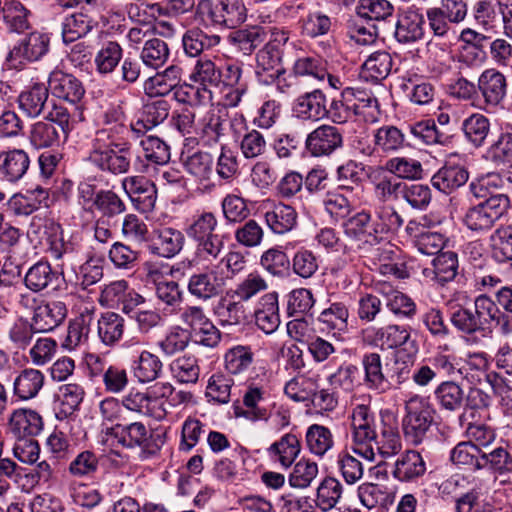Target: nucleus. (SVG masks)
<instances>
[{
	"label": "nucleus",
	"instance_id": "obj_1",
	"mask_svg": "<svg viewBox=\"0 0 512 512\" xmlns=\"http://www.w3.org/2000/svg\"><path fill=\"white\" fill-rule=\"evenodd\" d=\"M450 321L459 332L466 335L484 332L493 323L499 325L504 334L509 333L507 317L500 310L497 301L484 294L475 298L473 307H459L452 312Z\"/></svg>",
	"mask_w": 512,
	"mask_h": 512
},
{
	"label": "nucleus",
	"instance_id": "obj_2",
	"mask_svg": "<svg viewBox=\"0 0 512 512\" xmlns=\"http://www.w3.org/2000/svg\"><path fill=\"white\" fill-rule=\"evenodd\" d=\"M404 409V435L411 443L418 445L424 440L434 422L435 410L429 400L420 395H413L406 400Z\"/></svg>",
	"mask_w": 512,
	"mask_h": 512
},
{
	"label": "nucleus",
	"instance_id": "obj_3",
	"mask_svg": "<svg viewBox=\"0 0 512 512\" xmlns=\"http://www.w3.org/2000/svg\"><path fill=\"white\" fill-rule=\"evenodd\" d=\"M376 420L367 405H357L351 414L352 450L368 461H374L372 441L376 438Z\"/></svg>",
	"mask_w": 512,
	"mask_h": 512
},
{
	"label": "nucleus",
	"instance_id": "obj_4",
	"mask_svg": "<svg viewBox=\"0 0 512 512\" xmlns=\"http://www.w3.org/2000/svg\"><path fill=\"white\" fill-rule=\"evenodd\" d=\"M119 117L120 113L116 110L105 112L104 126L95 132L91 140L90 153L132 147L129 141L132 125H125L119 121Z\"/></svg>",
	"mask_w": 512,
	"mask_h": 512
},
{
	"label": "nucleus",
	"instance_id": "obj_5",
	"mask_svg": "<svg viewBox=\"0 0 512 512\" xmlns=\"http://www.w3.org/2000/svg\"><path fill=\"white\" fill-rule=\"evenodd\" d=\"M226 279L219 264L210 265L192 272L187 278L186 289L194 299L208 302L222 293Z\"/></svg>",
	"mask_w": 512,
	"mask_h": 512
},
{
	"label": "nucleus",
	"instance_id": "obj_6",
	"mask_svg": "<svg viewBox=\"0 0 512 512\" xmlns=\"http://www.w3.org/2000/svg\"><path fill=\"white\" fill-rule=\"evenodd\" d=\"M201 11H207L209 20L217 26L235 29L247 19L248 9L244 0H202L198 4Z\"/></svg>",
	"mask_w": 512,
	"mask_h": 512
},
{
	"label": "nucleus",
	"instance_id": "obj_7",
	"mask_svg": "<svg viewBox=\"0 0 512 512\" xmlns=\"http://www.w3.org/2000/svg\"><path fill=\"white\" fill-rule=\"evenodd\" d=\"M48 49L49 38L41 32H31L13 45L5 57V63L9 68L21 69L26 62L39 60Z\"/></svg>",
	"mask_w": 512,
	"mask_h": 512
},
{
	"label": "nucleus",
	"instance_id": "obj_8",
	"mask_svg": "<svg viewBox=\"0 0 512 512\" xmlns=\"http://www.w3.org/2000/svg\"><path fill=\"white\" fill-rule=\"evenodd\" d=\"M268 394L259 387L249 386L243 395V403L233 404L236 417H243L249 421H268L272 407L268 403Z\"/></svg>",
	"mask_w": 512,
	"mask_h": 512
},
{
	"label": "nucleus",
	"instance_id": "obj_9",
	"mask_svg": "<svg viewBox=\"0 0 512 512\" xmlns=\"http://www.w3.org/2000/svg\"><path fill=\"white\" fill-rule=\"evenodd\" d=\"M343 146V134L339 128L322 124L311 131L306 138L305 147L313 157L330 156Z\"/></svg>",
	"mask_w": 512,
	"mask_h": 512
},
{
	"label": "nucleus",
	"instance_id": "obj_10",
	"mask_svg": "<svg viewBox=\"0 0 512 512\" xmlns=\"http://www.w3.org/2000/svg\"><path fill=\"white\" fill-rule=\"evenodd\" d=\"M424 24L423 10L411 5L399 12L394 37L402 44L415 43L424 36Z\"/></svg>",
	"mask_w": 512,
	"mask_h": 512
},
{
	"label": "nucleus",
	"instance_id": "obj_11",
	"mask_svg": "<svg viewBox=\"0 0 512 512\" xmlns=\"http://www.w3.org/2000/svg\"><path fill=\"white\" fill-rule=\"evenodd\" d=\"M477 88L486 106L497 108L507 96L508 80L497 68H488L480 74Z\"/></svg>",
	"mask_w": 512,
	"mask_h": 512
},
{
	"label": "nucleus",
	"instance_id": "obj_12",
	"mask_svg": "<svg viewBox=\"0 0 512 512\" xmlns=\"http://www.w3.org/2000/svg\"><path fill=\"white\" fill-rule=\"evenodd\" d=\"M48 90L51 94L72 104L78 103L85 94L82 82L73 74L54 69L48 77Z\"/></svg>",
	"mask_w": 512,
	"mask_h": 512
},
{
	"label": "nucleus",
	"instance_id": "obj_13",
	"mask_svg": "<svg viewBox=\"0 0 512 512\" xmlns=\"http://www.w3.org/2000/svg\"><path fill=\"white\" fill-rule=\"evenodd\" d=\"M122 187L138 210L143 213L153 210L157 189L152 181L143 176H131L122 180Z\"/></svg>",
	"mask_w": 512,
	"mask_h": 512
},
{
	"label": "nucleus",
	"instance_id": "obj_14",
	"mask_svg": "<svg viewBox=\"0 0 512 512\" xmlns=\"http://www.w3.org/2000/svg\"><path fill=\"white\" fill-rule=\"evenodd\" d=\"M347 237L363 245L375 246L382 243L375 221L368 212L361 211L347 219L344 223Z\"/></svg>",
	"mask_w": 512,
	"mask_h": 512
},
{
	"label": "nucleus",
	"instance_id": "obj_15",
	"mask_svg": "<svg viewBox=\"0 0 512 512\" xmlns=\"http://www.w3.org/2000/svg\"><path fill=\"white\" fill-rule=\"evenodd\" d=\"M226 116L220 109H209L199 119L195 132L204 146L212 147L225 137Z\"/></svg>",
	"mask_w": 512,
	"mask_h": 512
},
{
	"label": "nucleus",
	"instance_id": "obj_16",
	"mask_svg": "<svg viewBox=\"0 0 512 512\" xmlns=\"http://www.w3.org/2000/svg\"><path fill=\"white\" fill-rule=\"evenodd\" d=\"M30 156L21 148H13L0 152V177L7 183L15 184L27 174L30 167Z\"/></svg>",
	"mask_w": 512,
	"mask_h": 512
},
{
	"label": "nucleus",
	"instance_id": "obj_17",
	"mask_svg": "<svg viewBox=\"0 0 512 512\" xmlns=\"http://www.w3.org/2000/svg\"><path fill=\"white\" fill-rule=\"evenodd\" d=\"M374 148L367 147L362 150L365 155H371L373 151L393 153L405 146H411V139L394 125H383L373 133Z\"/></svg>",
	"mask_w": 512,
	"mask_h": 512
},
{
	"label": "nucleus",
	"instance_id": "obj_18",
	"mask_svg": "<svg viewBox=\"0 0 512 512\" xmlns=\"http://www.w3.org/2000/svg\"><path fill=\"white\" fill-rule=\"evenodd\" d=\"M362 334L368 344L386 349L400 347L410 339L408 328L400 325H387L378 329L370 327L364 329Z\"/></svg>",
	"mask_w": 512,
	"mask_h": 512
},
{
	"label": "nucleus",
	"instance_id": "obj_19",
	"mask_svg": "<svg viewBox=\"0 0 512 512\" xmlns=\"http://www.w3.org/2000/svg\"><path fill=\"white\" fill-rule=\"evenodd\" d=\"M326 95L320 89L300 95L294 102L293 114L301 120L319 121L326 115Z\"/></svg>",
	"mask_w": 512,
	"mask_h": 512
},
{
	"label": "nucleus",
	"instance_id": "obj_20",
	"mask_svg": "<svg viewBox=\"0 0 512 512\" xmlns=\"http://www.w3.org/2000/svg\"><path fill=\"white\" fill-rule=\"evenodd\" d=\"M131 147L89 153L90 161L101 171L114 175L125 174L130 169Z\"/></svg>",
	"mask_w": 512,
	"mask_h": 512
},
{
	"label": "nucleus",
	"instance_id": "obj_21",
	"mask_svg": "<svg viewBox=\"0 0 512 512\" xmlns=\"http://www.w3.org/2000/svg\"><path fill=\"white\" fill-rule=\"evenodd\" d=\"M66 315L67 309L63 302L43 300L32 316L31 323L38 333L50 332L64 321Z\"/></svg>",
	"mask_w": 512,
	"mask_h": 512
},
{
	"label": "nucleus",
	"instance_id": "obj_22",
	"mask_svg": "<svg viewBox=\"0 0 512 512\" xmlns=\"http://www.w3.org/2000/svg\"><path fill=\"white\" fill-rule=\"evenodd\" d=\"M49 90L44 83H34L25 88L17 98L19 109L30 118H37L45 112Z\"/></svg>",
	"mask_w": 512,
	"mask_h": 512
},
{
	"label": "nucleus",
	"instance_id": "obj_23",
	"mask_svg": "<svg viewBox=\"0 0 512 512\" xmlns=\"http://www.w3.org/2000/svg\"><path fill=\"white\" fill-rule=\"evenodd\" d=\"M361 364L364 370V385L372 391L385 393L391 388L389 378L384 374L381 356L371 352L363 355Z\"/></svg>",
	"mask_w": 512,
	"mask_h": 512
},
{
	"label": "nucleus",
	"instance_id": "obj_24",
	"mask_svg": "<svg viewBox=\"0 0 512 512\" xmlns=\"http://www.w3.org/2000/svg\"><path fill=\"white\" fill-rule=\"evenodd\" d=\"M45 375L35 368H24L15 377L13 394L21 401H28L38 396L43 389Z\"/></svg>",
	"mask_w": 512,
	"mask_h": 512
},
{
	"label": "nucleus",
	"instance_id": "obj_25",
	"mask_svg": "<svg viewBox=\"0 0 512 512\" xmlns=\"http://www.w3.org/2000/svg\"><path fill=\"white\" fill-rule=\"evenodd\" d=\"M184 241V235L180 230L172 227H161L154 230L151 251L158 256L171 258L182 250Z\"/></svg>",
	"mask_w": 512,
	"mask_h": 512
},
{
	"label": "nucleus",
	"instance_id": "obj_26",
	"mask_svg": "<svg viewBox=\"0 0 512 512\" xmlns=\"http://www.w3.org/2000/svg\"><path fill=\"white\" fill-rule=\"evenodd\" d=\"M43 428L42 417L33 410L19 409L13 412L9 429L17 439L31 438L38 435Z\"/></svg>",
	"mask_w": 512,
	"mask_h": 512
},
{
	"label": "nucleus",
	"instance_id": "obj_27",
	"mask_svg": "<svg viewBox=\"0 0 512 512\" xmlns=\"http://www.w3.org/2000/svg\"><path fill=\"white\" fill-rule=\"evenodd\" d=\"M169 111L170 105L164 99L148 102L143 107L141 118L132 124V132L137 136L145 134L164 122L169 116Z\"/></svg>",
	"mask_w": 512,
	"mask_h": 512
},
{
	"label": "nucleus",
	"instance_id": "obj_28",
	"mask_svg": "<svg viewBox=\"0 0 512 512\" xmlns=\"http://www.w3.org/2000/svg\"><path fill=\"white\" fill-rule=\"evenodd\" d=\"M469 173L464 166L445 164L431 178V184L437 190L449 194L466 184Z\"/></svg>",
	"mask_w": 512,
	"mask_h": 512
},
{
	"label": "nucleus",
	"instance_id": "obj_29",
	"mask_svg": "<svg viewBox=\"0 0 512 512\" xmlns=\"http://www.w3.org/2000/svg\"><path fill=\"white\" fill-rule=\"evenodd\" d=\"M182 68L176 65L167 67L163 72L149 77L144 84V90L149 96H166L181 82Z\"/></svg>",
	"mask_w": 512,
	"mask_h": 512
},
{
	"label": "nucleus",
	"instance_id": "obj_30",
	"mask_svg": "<svg viewBox=\"0 0 512 512\" xmlns=\"http://www.w3.org/2000/svg\"><path fill=\"white\" fill-rule=\"evenodd\" d=\"M67 139L53 123L45 120L32 124L29 131V142L35 149H54L60 147Z\"/></svg>",
	"mask_w": 512,
	"mask_h": 512
},
{
	"label": "nucleus",
	"instance_id": "obj_31",
	"mask_svg": "<svg viewBox=\"0 0 512 512\" xmlns=\"http://www.w3.org/2000/svg\"><path fill=\"white\" fill-rule=\"evenodd\" d=\"M125 319L116 312L102 313L97 321L99 339L106 346L116 345L124 335Z\"/></svg>",
	"mask_w": 512,
	"mask_h": 512
},
{
	"label": "nucleus",
	"instance_id": "obj_32",
	"mask_svg": "<svg viewBox=\"0 0 512 512\" xmlns=\"http://www.w3.org/2000/svg\"><path fill=\"white\" fill-rule=\"evenodd\" d=\"M267 226L275 234H285L291 231L297 223L295 209L283 203L274 205L264 214Z\"/></svg>",
	"mask_w": 512,
	"mask_h": 512
},
{
	"label": "nucleus",
	"instance_id": "obj_33",
	"mask_svg": "<svg viewBox=\"0 0 512 512\" xmlns=\"http://www.w3.org/2000/svg\"><path fill=\"white\" fill-rule=\"evenodd\" d=\"M435 399L442 410L459 411L465 404V392L455 381H443L434 391Z\"/></svg>",
	"mask_w": 512,
	"mask_h": 512
},
{
	"label": "nucleus",
	"instance_id": "obj_34",
	"mask_svg": "<svg viewBox=\"0 0 512 512\" xmlns=\"http://www.w3.org/2000/svg\"><path fill=\"white\" fill-rule=\"evenodd\" d=\"M9 32L23 33L30 28L31 11L20 1L11 0L4 3L0 12Z\"/></svg>",
	"mask_w": 512,
	"mask_h": 512
},
{
	"label": "nucleus",
	"instance_id": "obj_35",
	"mask_svg": "<svg viewBox=\"0 0 512 512\" xmlns=\"http://www.w3.org/2000/svg\"><path fill=\"white\" fill-rule=\"evenodd\" d=\"M407 137L411 139V146L445 144L448 140V136L437 128L433 120H423L409 126Z\"/></svg>",
	"mask_w": 512,
	"mask_h": 512
},
{
	"label": "nucleus",
	"instance_id": "obj_36",
	"mask_svg": "<svg viewBox=\"0 0 512 512\" xmlns=\"http://www.w3.org/2000/svg\"><path fill=\"white\" fill-rule=\"evenodd\" d=\"M482 448L475 445L473 441L458 443L450 452V460L459 468L479 471L481 470Z\"/></svg>",
	"mask_w": 512,
	"mask_h": 512
},
{
	"label": "nucleus",
	"instance_id": "obj_37",
	"mask_svg": "<svg viewBox=\"0 0 512 512\" xmlns=\"http://www.w3.org/2000/svg\"><path fill=\"white\" fill-rule=\"evenodd\" d=\"M426 464L417 451H407L395 463L394 476L400 481H412L424 475Z\"/></svg>",
	"mask_w": 512,
	"mask_h": 512
},
{
	"label": "nucleus",
	"instance_id": "obj_38",
	"mask_svg": "<svg viewBox=\"0 0 512 512\" xmlns=\"http://www.w3.org/2000/svg\"><path fill=\"white\" fill-rule=\"evenodd\" d=\"M94 20L87 13L79 12L68 15L62 22V38L65 43H72L86 36L94 27Z\"/></svg>",
	"mask_w": 512,
	"mask_h": 512
},
{
	"label": "nucleus",
	"instance_id": "obj_39",
	"mask_svg": "<svg viewBox=\"0 0 512 512\" xmlns=\"http://www.w3.org/2000/svg\"><path fill=\"white\" fill-rule=\"evenodd\" d=\"M219 35H208L199 28L187 30L182 37L184 52L189 57H198L205 49H210L220 43Z\"/></svg>",
	"mask_w": 512,
	"mask_h": 512
},
{
	"label": "nucleus",
	"instance_id": "obj_40",
	"mask_svg": "<svg viewBox=\"0 0 512 512\" xmlns=\"http://www.w3.org/2000/svg\"><path fill=\"white\" fill-rule=\"evenodd\" d=\"M483 469H489L499 476L508 475L512 473V456L502 446L488 450L482 449L481 470Z\"/></svg>",
	"mask_w": 512,
	"mask_h": 512
},
{
	"label": "nucleus",
	"instance_id": "obj_41",
	"mask_svg": "<svg viewBox=\"0 0 512 512\" xmlns=\"http://www.w3.org/2000/svg\"><path fill=\"white\" fill-rule=\"evenodd\" d=\"M147 433L146 426L141 422L116 424L107 431L108 435L113 436L119 444L127 448H134L142 444Z\"/></svg>",
	"mask_w": 512,
	"mask_h": 512
},
{
	"label": "nucleus",
	"instance_id": "obj_42",
	"mask_svg": "<svg viewBox=\"0 0 512 512\" xmlns=\"http://www.w3.org/2000/svg\"><path fill=\"white\" fill-rule=\"evenodd\" d=\"M190 80L210 91L222 82V72L212 60L200 58L194 66Z\"/></svg>",
	"mask_w": 512,
	"mask_h": 512
},
{
	"label": "nucleus",
	"instance_id": "obj_43",
	"mask_svg": "<svg viewBox=\"0 0 512 512\" xmlns=\"http://www.w3.org/2000/svg\"><path fill=\"white\" fill-rule=\"evenodd\" d=\"M55 234L48 243V251L54 259L71 261L82 252V244L77 237L65 238L61 227Z\"/></svg>",
	"mask_w": 512,
	"mask_h": 512
},
{
	"label": "nucleus",
	"instance_id": "obj_44",
	"mask_svg": "<svg viewBox=\"0 0 512 512\" xmlns=\"http://www.w3.org/2000/svg\"><path fill=\"white\" fill-rule=\"evenodd\" d=\"M170 50L168 44L160 38L147 39L140 52L142 63L151 69L157 70L169 59Z\"/></svg>",
	"mask_w": 512,
	"mask_h": 512
},
{
	"label": "nucleus",
	"instance_id": "obj_45",
	"mask_svg": "<svg viewBox=\"0 0 512 512\" xmlns=\"http://www.w3.org/2000/svg\"><path fill=\"white\" fill-rule=\"evenodd\" d=\"M55 280H57L56 272L47 261H38L33 264L24 276L26 288L35 293L43 291Z\"/></svg>",
	"mask_w": 512,
	"mask_h": 512
},
{
	"label": "nucleus",
	"instance_id": "obj_46",
	"mask_svg": "<svg viewBox=\"0 0 512 512\" xmlns=\"http://www.w3.org/2000/svg\"><path fill=\"white\" fill-rule=\"evenodd\" d=\"M162 362L158 356L144 350L133 363V374L140 383L156 380L162 372Z\"/></svg>",
	"mask_w": 512,
	"mask_h": 512
},
{
	"label": "nucleus",
	"instance_id": "obj_47",
	"mask_svg": "<svg viewBox=\"0 0 512 512\" xmlns=\"http://www.w3.org/2000/svg\"><path fill=\"white\" fill-rule=\"evenodd\" d=\"M349 93V88H345L338 96L331 99L329 105L326 104L325 118L336 124H344L353 115H356V107L352 103Z\"/></svg>",
	"mask_w": 512,
	"mask_h": 512
},
{
	"label": "nucleus",
	"instance_id": "obj_48",
	"mask_svg": "<svg viewBox=\"0 0 512 512\" xmlns=\"http://www.w3.org/2000/svg\"><path fill=\"white\" fill-rule=\"evenodd\" d=\"M301 450L300 441L296 435L288 433L274 442L268 451L271 455L277 456L278 461L284 468H288L295 461Z\"/></svg>",
	"mask_w": 512,
	"mask_h": 512
},
{
	"label": "nucleus",
	"instance_id": "obj_49",
	"mask_svg": "<svg viewBox=\"0 0 512 512\" xmlns=\"http://www.w3.org/2000/svg\"><path fill=\"white\" fill-rule=\"evenodd\" d=\"M492 257L498 263L512 261V225L498 227L490 236Z\"/></svg>",
	"mask_w": 512,
	"mask_h": 512
},
{
	"label": "nucleus",
	"instance_id": "obj_50",
	"mask_svg": "<svg viewBox=\"0 0 512 512\" xmlns=\"http://www.w3.org/2000/svg\"><path fill=\"white\" fill-rule=\"evenodd\" d=\"M224 360L225 369L228 373L241 375L252 365L254 353L249 346L237 345L225 353Z\"/></svg>",
	"mask_w": 512,
	"mask_h": 512
},
{
	"label": "nucleus",
	"instance_id": "obj_51",
	"mask_svg": "<svg viewBox=\"0 0 512 512\" xmlns=\"http://www.w3.org/2000/svg\"><path fill=\"white\" fill-rule=\"evenodd\" d=\"M305 438L309 451L316 456L325 455L334 445L331 431L319 424L309 426Z\"/></svg>",
	"mask_w": 512,
	"mask_h": 512
},
{
	"label": "nucleus",
	"instance_id": "obj_52",
	"mask_svg": "<svg viewBox=\"0 0 512 512\" xmlns=\"http://www.w3.org/2000/svg\"><path fill=\"white\" fill-rule=\"evenodd\" d=\"M462 130L466 139L474 147H480L484 144L490 131L489 119L479 113L472 114L463 121Z\"/></svg>",
	"mask_w": 512,
	"mask_h": 512
},
{
	"label": "nucleus",
	"instance_id": "obj_53",
	"mask_svg": "<svg viewBox=\"0 0 512 512\" xmlns=\"http://www.w3.org/2000/svg\"><path fill=\"white\" fill-rule=\"evenodd\" d=\"M366 78L372 81L385 79L392 69V57L386 51L372 53L362 65Z\"/></svg>",
	"mask_w": 512,
	"mask_h": 512
},
{
	"label": "nucleus",
	"instance_id": "obj_54",
	"mask_svg": "<svg viewBox=\"0 0 512 512\" xmlns=\"http://www.w3.org/2000/svg\"><path fill=\"white\" fill-rule=\"evenodd\" d=\"M184 168L188 174L203 183L210 179L213 173V159L209 153L195 152L184 160Z\"/></svg>",
	"mask_w": 512,
	"mask_h": 512
},
{
	"label": "nucleus",
	"instance_id": "obj_55",
	"mask_svg": "<svg viewBox=\"0 0 512 512\" xmlns=\"http://www.w3.org/2000/svg\"><path fill=\"white\" fill-rule=\"evenodd\" d=\"M343 493L340 481L334 477H325L317 489V506L324 512L333 509Z\"/></svg>",
	"mask_w": 512,
	"mask_h": 512
},
{
	"label": "nucleus",
	"instance_id": "obj_56",
	"mask_svg": "<svg viewBox=\"0 0 512 512\" xmlns=\"http://www.w3.org/2000/svg\"><path fill=\"white\" fill-rule=\"evenodd\" d=\"M386 169L396 178L418 180L423 177V167L420 161L407 157H394L385 165Z\"/></svg>",
	"mask_w": 512,
	"mask_h": 512
},
{
	"label": "nucleus",
	"instance_id": "obj_57",
	"mask_svg": "<svg viewBox=\"0 0 512 512\" xmlns=\"http://www.w3.org/2000/svg\"><path fill=\"white\" fill-rule=\"evenodd\" d=\"M123 56V50L116 41L103 43L95 56L96 69L100 74H108L115 70Z\"/></svg>",
	"mask_w": 512,
	"mask_h": 512
},
{
	"label": "nucleus",
	"instance_id": "obj_58",
	"mask_svg": "<svg viewBox=\"0 0 512 512\" xmlns=\"http://www.w3.org/2000/svg\"><path fill=\"white\" fill-rule=\"evenodd\" d=\"M261 267L272 276L283 277L290 268V260L288 255L279 247H273L260 257Z\"/></svg>",
	"mask_w": 512,
	"mask_h": 512
},
{
	"label": "nucleus",
	"instance_id": "obj_59",
	"mask_svg": "<svg viewBox=\"0 0 512 512\" xmlns=\"http://www.w3.org/2000/svg\"><path fill=\"white\" fill-rule=\"evenodd\" d=\"M215 315L222 326H237L245 322L246 309L240 300L222 299L215 307Z\"/></svg>",
	"mask_w": 512,
	"mask_h": 512
},
{
	"label": "nucleus",
	"instance_id": "obj_60",
	"mask_svg": "<svg viewBox=\"0 0 512 512\" xmlns=\"http://www.w3.org/2000/svg\"><path fill=\"white\" fill-rule=\"evenodd\" d=\"M267 37V31L260 26H252L247 29H241L232 35L231 39L235 45L244 54L250 55L258 46H260Z\"/></svg>",
	"mask_w": 512,
	"mask_h": 512
},
{
	"label": "nucleus",
	"instance_id": "obj_61",
	"mask_svg": "<svg viewBox=\"0 0 512 512\" xmlns=\"http://www.w3.org/2000/svg\"><path fill=\"white\" fill-rule=\"evenodd\" d=\"M371 448L383 458H389L396 455L401 450V439L399 433L392 427H384L380 436L371 443Z\"/></svg>",
	"mask_w": 512,
	"mask_h": 512
},
{
	"label": "nucleus",
	"instance_id": "obj_62",
	"mask_svg": "<svg viewBox=\"0 0 512 512\" xmlns=\"http://www.w3.org/2000/svg\"><path fill=\"white\" fill-rule=\"evenodd\" d=\"M218 226L216 216L212 212H203L196 216L187 227L186 233L194 242L217 235L215 230Z\"/></svg>",
	"mask_w": 512,
	"mask_h": 512
},
{
	"label": "nucleus",
	"instance_id": "obj_63",
	"mask_svg": "<svg viewBox=\"0 0 512 512\" xmlns=\"http://www.w3.org/2000/svg\"><path fill=\"white\" fill-rule=\"evenodd\" d=\"M436 280L444 284L452 281L458 273V256L453 251L441 252L433 260Z\"/></svg>",
	"mask_w": 512,
	"mask_h": 512
},
{
	"label": "nucleus",
	"instance_id": "obj_64",
	"mask_svg": "<svg viewBox=\"0 0 512 512\" xmlns=\"http://www.w3.org/2000/svg\"><path fill=\"white\" fill-rule=\"evenodd\" d=\"M172 376L180 383H196L200 369L194 356H181L170 364Z\"/></svg>",
	"mask_w": 512,
	"mask_h": 512
}]
</instances>
